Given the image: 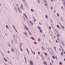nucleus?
I'll list each match as a JSON object with an SVG mask.
<instances>
[{
    "label": "nucleus",
    "instance_id": "obj_1",
    "mask_svg": "<svg viewBox=\"0 0 65 65\" xmlns=\"http://www.w3.org/2000/svg\"><path fill=\"white\" fill-rule=\"evenodd\" d=\"M13 37L14 39V40H15V41H14V43L15 44H17V43H18V42H17V38H16V37L14 35L13 36Z\"/></svg>",
    "mask_w": 65,
    "mask_h": 65
},
{
    "label": "nucleus",
    "instance_id": "obj_2",
    "mask_svg": "<svg viewBox=\"0 0 65 65\" xmlns=\"http://www.w3.org/2000/svg\"><path fill=\"white\" fill-rule=\"evenodd\" d=\"M48 50L50 53L52 55H53V51L50 48H48Z\"/></svg>",
    "mask_w": 65,
    "mask_h": 65
},
{
    "label": "nucleus",
    "instance_id": "obj_3",
    "mask_svg": "<svg viewBox=\"0 0 65 65\" xmlns=\"http://www.w3.org/2000/svg\"><path fill=\"white\" fill-rule=\"evenodd\" d=\"M61 45L62 46H64V42H63V41H61Z\"/></svg>",
    "mask_w": 65,
    "mask_h": 65
},
{
    "label": "nucleus",
    "instance_id": "obj_4",
    "mask_svg": "<svg viewBox=\"0 0 65 65\" xmlns=\"http://www.w3.org/2000/svg\"><path fill=\"white\" fill-rule=\"evenodd\" d=\"M26 17V18L28 20V18H27V15H26V14L25 13H24L23 14Z\"/></svg>",
    "mask_w": 65,
    "mask_h": 65
},
{
    "label": "nucleus",
    "instance_id": "obj_5",
    "mask_svg": "<svg viewBox=\"0 0 65 65\" xmlns=\"http://www.w3.org/2000/svg\"><path fill=\"white\" fill-rule=\"evenodd\" d=\"M29 22H30V24L31 25H32V26H33V22H32L31 21H28Z\"/></svg>",
    "mask_w": 65,
    "mask_h": 65
},
{
    "label": "nucleus",
    "instance_id": "obj_6",
    "mask_svg": "<svg viewBox=\"0 0 65 65\" xmlns=\"http://www.w3.org/2000/svg\"><path fill=\"white\" fill-rule=\"evenodd\" d=\"M16 52L18 55H19V52L18 51V50H16Z\"/></svg>",
    "mask_w": 65,
    "mask_h": 65
},
{
    "label": "nucleus",
    "instance_id": "obj_7",
    "mask_svg": "<svg viewBox=\"0 0 65 65\" xmlns=\"http://www.w3.org/2000/svg\"><path fill=\"white\" fill-rule=\"evenodd\" d=\"M23 6L22 4H21V6L20 7V8L23 10Z\"/></svg>",
    "mask_w": 65,
    "mask_h": 65
},
{
    "label": "nucleus",
    "instance_id": "obj_8",
    "mask_svg": "<svg viewBox=\"0 0 65 65\" xmlns=\"http://www.w3.org/2000/svg\"><path fill=\"white\" fill-rule=\"evenodd\" d=\"M30 64L31 65H33V62L32 61L30 62Z\"/></svg>",
    "mask_w": 65,
    "mask_h": 65
},
{
    "label": "nucleus",
    "instance_id": "obj_9",
    "mask_svg": "<svg viewBox=\"0 0 65 65\" xmlns=\"http://www.w3.org/2000/svg\"><path fill=\"white\" fill-rule=\"evenodd\" d=\"M61 27H62V29H64V26H63V25H61Z\"/></svg>",
    "mask_w": 65,
    "mask_h": 65
},
{
    "label": "nucleus",
    "instance_id": "obj_10",
    "mask_svg": "<svg viewBox=\"0 0 65 65\" xmlns=\"http://www.w3.org/2000/svg\"><path fill=\"white\" fill-rule=\"evenodd\" d=\"M9 61H8V63H10V64H11V61H10V60L9 59Z\"/></svg>",
    "mask_w": 65,
    "mask_h": 65
},
{
    "label": "nucleus",
    "instance_id": "obj_11",
    "mask_svg": "<svg viewBox=\"0 0 65 65\" xmlns=\"http://www.w3.org/2000/svg\"><path fill=\"white\" fill-rule=\"evenodd\" d=\"M43 64H44V65H47V64H46V62L45 61L43 62Z\"/></svg>",
    "mask_w": 65,
    "mask_h": 65
},
{
    "label": "nucleus",
    "instance_id": "obj_12",
    "mask_svg": "<svg viewBox=\"0 0 65 65\" xmlns=\"http://www.w3.org/2000/svg\"><path fill=\"white\" fill-rule=\"evenodd\" d=\"M63 4H64V5L65 4V0H63Z\"/></svg>",
    "mask_w": 65,
    "mask_h": 65
},
{
    "label": "nucleus",
    "instance_id": "obj_13",
    "mask_svg": "<svg viewBox=\"0 0 65 65\" xmlns=\"http://www.w3.org/2000/svg\"><path fill=\"white\" fill-rule=\"evenodd\" d=\"M31 11L33 12H34V10H33L32 9H31Z\"/></svg>",
    "mask_w": 65,
    "mask_h": 65
},
{
    "label": "nucleus",
    "instance_id": "obj_14",
    "mask_svg": "<svg viewBox=\"0 0 65 65\" xmlns=\"http://www.w3.org/2000/svg\"><path fill=\"white\" fill-rule=\"evenodd\" d=\"M24 34H25V36H26L27 35V33H26V32H24Z\"/></svg>",
    "mask_w": 65,
    "mask_h": 65
},
{
    "label": "nucleus",
    "instance_id": "obj_15",
    "mask_svg": "<svg viewBox=\"0 0 65 65\" xmlns=\"http://www.w3.org/2000/svg\"><path fill=\"white\" fill-rule=\"evenodd\" d=\"M51 61L52 63H54V61H53V60L51 59Z\"/></svg>",
    "mask_w": 65,
    "mask_h": 65
},
{
    "label": "nucleus",
    "instance_id": "obj_16",
    "mask_svg": "<svg viewBox=\"0 0 65 65\" xmlns=\"http://www.w3.org/2000/svg\"><path fill=\"white\" fill-rule=\"evenodd\" d=\"M28 31L29 32V34L30 35H31V32L30 31H29V30H28Z\"/></svg>",
    "mask_w": 65,
    "mask_h": 65
},
{
    "label": "nucleus",
    "instance_id": "obj_17",
    "mask_svg": "<svg viewBox=\"0 0 65 65\" xmlns=\"http://www.w3.org/2000/svg\"><path fill=\"white\" fill-rule=\"evenodd\" d=\"M12 52H14V50L12 48Z\"/></svg>",
    "mask_w": 65,
    "mask_h": 65
},
{
    "label": "nucleus",
    "instance_id": "obj_18",
    "mask_svg": "<svg viewBox=\"0 0 65 65\" xmlns=\"http://www.w3.org/2000/svg\"><path fill=\"white\" fill-rule=\"evenodd\" d=\"M44 1L45 3L46 4H47V2H46V0H44Z\"/></svg>",
    "mask_w": 65,
    "mask_h": 65
},
{
    "label": "nucleus",
    "instance_id": "obj_19",
    "mask_svg": "<svg viewBox=\"0 0 65 65\" xmlns=\"http://www.w3.org/2000/svg\"><path fill=\"white\" fill-rule=\"evenodd\" d=\"M25 5L26 6H28V5L27 4V3H25Z\"/></svg>",
    "mask_w": 65,
    "mask_h": 65
},
{
    "label": "nucleus",
    "instance_id": "obj_20",
    "mask_svg": "<svg viewBox=\"0 0 65 65\" xmlns=\"http://www.w3.org/2000/svg\"><path fill=\"white\" fill-rule=\"evenodd\" d=\"M38 29H39V30H40L41 29V28L39 26H38Z\"/></svg>",
    "mask_w": 65,
    "mask_h": 65
},
{
    "label": "nucleus",
    "instance_id": "obj_21",
    "mask_svg": "<svg viewBox=\"0 0 65 65\" xmlns=\"http://www.w3.org/2000/svg\"><path fill=\"white\" fill-rule=\"evenodd\" d=\"M57 27L58 28H60V27L58 25H57Z\"/></svg>",
    "mask_w": 65,
    "mask_h": 65
},
{
    "label": "nucleus",
    "instance_id": "obj_22",
    "mask_svg": "<svg viewBox=\"0 0 65 65\" xmlns=\"http://www.w3.org/2000/svg\"><path fill=\"white\" fill-rule=\"evenodd\" d=\"M42 60H44V57H43V56H42Z\"/></svg>",
    "mask_w": 65,
    "mask_h": 65
},
{
    "label": "nucleus",
    "instance_id": "obj_23",
    "mask_svg": "<svg viewBox=\"0 0 65 65\" xmlns=\"http://www.w3.org/2000/svg\"><path fill=\"white\" fill-rule=\"evenodd\" d=\"M4 59L5 61L6 62H7V60H6L5 58H4Z\"/></svg>",
    "mask_w": 65,
    "mask_h": 65
},
{
    "label": "nucleus",
    "instance_id": "obj_24",
    "mask_svg": "<svg viewBox=\"0 0 65 65\" xmlns=\"http://www.w3.org/2000/svg\"><path fill=\"white\" fill-rule=\"evenodd\" d=\"M45 17H46V19H48V16H47V15H46L45 16Z\"/></svg>",
    "mask_w": 65,
    "mask_h": 65
},
{
    "label": "nucleus",
    "instance_id": "obj_25",
    "mask_svg": "<svg viewBox=\"0 0 65 65\" xmlns=\"http://www.w3.org/2000/svg\"><path fill=\"white\" fill-rule=\"evenodd\" d=\"M25 28L27 30H28V28H27V27H26V26H25Z\"/></svg>",
    "mask_w": 65,
    "mask_h": 65
},
{
    "label": "nucleus",
    "instance_id": "obj_26",
    "mask_svg": "<svg viewBox=\"0 0 65 65\" xmlns=\"http://www.w3.org/2000/svg\"><path fill=\"white\" fill-rule=\"evenodd\" d=\"M49 33L50 34H52V31L51 32H49Z\"/></svg>",
    "mask_w": 65,
    "mask_h": 65
},
{
    "label": "nucleus",
    "instance_id": "obj_27",
    "mask_svg": "<svg viewBox=\"0 0 65 65\" xmlns=\"http://www.w3.org/2000/svg\"><path fill=\"white\" fill-rule=\"evenodd\" d=\"M6 27L7 28V29H8V26H7V25H6Z\"/></svg>",
    "mask_w": 65,
    "mask_h": 65
},
{
    "label": "nucleus",
    "instance_id": "obj_28",
    "mask_svg": "<svg viewBox=\"0 0 65 65\" xmlns=\"http://www.w3.org/2000/svg\"><path fill=\"white\" fill-rule=\"evenodd\" d=\"M60 36L59 35H57V37H60Z\"/></svg>",
    "mask_w": 65,
    "mask_h": 65
},
{
    "label": "nucleus",
    "instance_id": "obj_29",
    "mask_svg": "<svg viewBox=\"0 0 65 65\" xmlns=\"http://www.w3.org/2000/svg\"><path fill=\"white\" fill-rule=\"evenodd\" d=\"M11 42H12V44H13V40H11Z\"/></svg>",
    "mask_w": 65,
    "mask_h": 65
},
{
    "label": "nucleus",
    "instance_id": "obj_30",
    "mask_svg": "<svg viewBox=\"0 0 65 65\" xmlns=\"http://www.w3.org/2000/svg\"><path fill=\"white\" fill-rule=\"evenodd\" d=\"M52 57L53 58V59H55V57L54 56H53Z\"/></svg>",
    "mask_w": 65,
    "mask_h": 65
},
{
    "label": "nucleus",
    "instance_id": "obj_31",
    "mask_svg": "<svg viewBox=\"0 0 65 65\" xmlns=\"http://www.w3.org/2000/svg\"><path fill=\"white\" fill-rule=\"evenodd\" d=\"M18 9L19 11H20V8H19V7H18Z\"/></svg>",
    "mask_w": 65,
    "mask_h": 65
},
{
    "label": "nucleus",
    "instance_id": "obj_32",
    "mask_svg": "<svg viewBox=\"0 0 65 65\" xmlns=\"http://www.w3.org/2000/svg\"><path fill=\"white\" fill-rule=\"evenodd\" d=\"M38 1V3H40V1L39 0H37Z\"/></svg>",
    "mask_w": 65,
    "mask_h": 65
},
{
    "label": "nucleus",
    "instance_id": "obj_33",
    "mask_svg": "<svg viewBox=\"0 0 65 65\" xmlns=\"http://www.w3.org/2000/svg\"><path fill=\"white\" fill-rule=\"evenodd\" d=\"M57 15L59 17V14H58V13H57Z\"/></svg>",
    "mask_w": 65,
    "mask_h": 65
},
{
    "label": "nucleus",
    "instance_id": "obj_34",
    "mask_svg": "<svg viewBox=\"0 0 65 65\" xmlns=\"http://www.w3.org/2000/svg\"><path fill=\"white\" fill-rule=\"evenodd\" d=\"M32 53V54H34V55H35V53L34 52H33Z\"/></svg>",
    "mask_w": 65,
    "mask_h": 65
},
{
    "label": "nucleus",
    "instance_id": "obj_35",
    "mask_svg": "<svg viewBox=\"0 0 65 65\" xmlns=\"http://www.w3.org/2000/svg\"><path fill=\"white\" fill-rule=\"evenodd\" d=\"M34 22H35L36 21V19H34Z\"/></svg>",
    "mask_w": 65,
    "mask_h": 65
},
{
    "label": "nucleus",
    "instance_id": "obj_36",
    "mask_svg": "<svg viewBox=\"0 0 65 65\" xmlns=\"http://www.w3.org/2000/svg\"><path fill=\"white\" fill-rule=\"evenodd\" d=\"M13 28H14V29H15V28L14 27V26H13Z\"/></svg>",
    "mask_w": 65,
    "mask_h": 65
},
{
    "label": "nucleus",
    "instance_id": "obj_37",
    "mask_svg": "<svg viewBox=\"0 0 65 65\" xmlns=\"http://www.w3.org/2000/svg\"><path fill=\"white\" fill-rule=\"evenodd\" d=\"M15 9L16 11V12H17V9H15Z\"/></svg>",
    "mask_w": 65,
    "mask_h": 65
},
{
    "label": "nucleus",
    "instance_id": "obj_38",
    "mask_svg": "<svg viewBox=\"0 0 65 65\" xmlns=\"http://www.w3.org/2000/svg\"><path fill=\"white\" fill-rule=\"evenodd\" d=\"M40 33H41V32H42V30L40 29Z\"/></svg>",
    "mask_w": 65,
    "mask_h": 65
},
{
    "label": "nucleus",
    "instance_id": "obj_39",
    "mask_svg": "<svg viewBox=\"0 0 65 65\" xmlns=\"http://www.w3.org/2000/svg\"><path fill=\"white\" fill-rule=\"evenodd\" d=\"M59 64H60V65L62 64V63H61V62H59Z\"/></svg>",
    "mask_w": 65,
    "mask_h": 65
},
{
    "label": "nucleus",
    "instance_id": "obj_40",
    "mask_svg": "<svg viewBox=\"0 0 65 65\" xmlns=\"http://www.w3.org/2000/svg\"><path fill=\"white\" fill-rule=\"evenodd\" d=\"M38 55H40V52H38Z\"/></svg>",
    "mask_w": 65,
    "mask_h": 65
},
{
    "label": "nucleus",
    "instance_id": "obj_41",
    "mask_svg": "<svg viewBox=\"0 0 65 65\" xmlns=\"http://www.w3.org/2000/svg\"><path fill=\"white\" fill-rule=\"evenodd\" d=\"M38 40L39 41H40V39H38Z\"/></svg>",
    "mask_w": 65,
    "mask_h": 65
},
{
    "label": "nucleus",
    "instance_id": "obj_42",
    "mask_svg": "<svg viewBox=\"0 0 65 65\" xmlns=\"http://www.w3.org/2000/svg\"><path fill=\"white\" fill-rule=\"evenodd\" d=\"M45 55H46V56H47V53H45Z\"/></svg>",
    "mask_w": 65,
    "mask_h": 65
},
{
    "label": "nucleus",
    "instance_id": "obj_43",
    "mask_svg": "<svg viewBox=\"0 0 65 65\" xmlns=\"http://www.w3.org/2000/svg\"><path fill=\"white\" fill-rule=\"evenodd\" d=\"M20 50L21 51H22H22H23V50H22V48H20Z\"/></svg>",
    "mask_w": 65,
    "mask_h": 65
},
{
    "label": "nucleus",
    "instance_id": "obj_44",
    "mask_svg": "<svg viewBox=\"0 0 65 65\" xmlns=\"http://www.w3.org/2000/svg\"><path fill=\"white\" fill-rule=\"evenodd\" d=\"M61 55H62V56H63V53H61Z\"/></svg>",
    "mask_w": 65,
    "mask_h": 65
},
{
    "label": "nucleus",
    "instance_id": "obj_45",
    "mask_svg": "<svg viewBox=\"0 0 65 65\" xmlns=\"http://www.w3.org/2000/svg\"><path fill=\"white\" fill-rule=\"evenodd\" d=\"M15 29V31H16V32H18V31H17V30L16 29Z\"/></svg>",
    "mask_w": 65,
    "mask_h": 65
},
{
    "label": "nucleus",
    "instance_id": "obj_46",
    "mask_svg": "<svg viewBox=\"0 0 65 65\" xmlns=\"http://www.w3.org/2000/svg\"><path fill=\"white\" fill-rule=\"evenodd\" d=\"M48 60H50V58H48Z\"/></svg>",
    "mask_w": 65,
    "mask_h": 65
},
{
    "label": "nucleus",
    "instance_id": "obj_47",
    "mask_svg": "<svg viewBox=\"0 0 65 65\" xmlns=\"http://www.w3.org/2000/svg\"><path fill=\"white\" fill-rule=\"evenodd\" d=\"M24 58L25 60H26V57H24Z\"/></svg>",
    "mask_w": 65,
    "mask_h": 65
},
{
    "label": "nucleus",
    "instance_id": "obj_48",
    "mask_svg": "<svg viewBox=\"0 0 65 65\" xmlns=\"http://www.w3.org/2000/svg\"><path fill=\"white\" fill-rule=\"evenodd\" d=\"M49 28L50 29H51V27L50 26H49Z\"/></svg>",
    "mask_w": 65,
    "mask_h": 65
},
{
    "label": "nucleus",
    "instance_id": "obj_49",
    "mask_svg": "<svg viewBox=\"0 0 65 65\" xmlns=\"http://www.w3.org/2000/svg\"><path fill=\"white\" fill-rule=\"evenodd\" d=\"M23 17L24 18V20H25L26 19H25V17H24V16H23Z\"/></svg>",
    "mask_w": 65,
    "mask_h": 65
},
{
    "label": "nucleus",
    "instance_id": "obj_50",
    "mask_svg": "<svg viewBox=\"0 0 65 65\" xmlns=\"http://www.w3.org/2000/svg\"><path fill=\"white\" fill-rule=\"evenodd\" d=\"M51 9H53V7H51Z\"/></svg>",
    "mask_w": 65,
    "mask_h": 65
},
{
    "label": "nucleus",
    "instance_id": "obj_51",
    "mask_svg": "<svg viewBox=\"0 0 65 65\" xmlns=\"http://www.w3.org/2000/svg\"><path fill=\"white\" fill-rule=\"evenodd\" d=\"M25 60V62H26V63H27V60Z\"/></svg>",
    "mask_w": 65,
    "mask_h": 65
},
{
    "label": "nucleus",
    "instance_id": "obj_52",
    "mask_svg": "<svg viewBox=\"0 0 65 65\" xmlns=\"http://www.w3.org/2000/svg\"><path fill=\"white\" fill-rule=\"evenodd\" d=\"M20 12V13H22V11H19Z\"/></svg>",
    "mask_w": 65,
    "mask_h": 65
},
{
    "label": "nucleus",
    "instance_id": "obj_53",
    "mask_svg": "<svg viewBox=\"0 0 65 65\" xmlns=\"http://www.w3.org/2000/svg\"><path fill=\"white\" fill-rule=\"evenodd\" d=\"M39 23L40 24V25H41V23H40V22H39Z\"/></svg>",
    "mask_w": 65,
    "mask_h": 65
},
{
    "label": "nucleus",
    "instance_id": "obj_54",
    "mask_svg": "<svg viewBox=\"0 0 65 65\" xmlns=\"http://www.w3.org/2000/svg\"><path fill=\"white\" fill-rule=\"evenodd\" d=\"M50 21H51V23H52V19H50Z\"/></svg>",
    "mask_w": 65,
    "mask_h": 65
},
{
    "label": "nucleus",
    "instance_id": "obj_55",
    "mask_svg": "<svg viewBox=\"0 0 65 65\" xmlns=\"http://www.w3.org/2000/svg\"><path fill=\"white\" fill-rule=\"evenodd\" d=\"M49 42H50V43H52L51 42V41H50V40H49Z\"/></svg>",
    "mask_w": 65,
    "mask_h": 65
},
{
    "label": "nucleus",
    "instance_id": "obj_56",
    "mask_svg": "<svg viewBox=\"0 0 65 65\" xmlns=\"http://www.w3.org/2000/svg\"><path fill=\"white\" fill-rule=\"evenodd\" d=\"M27 52H28V54L29 55V51H27Z\"/></svg>",
    "mask_w": 65,
    "mask_h": 65
},
{
    "label": "nucleus",
    "instance_id": "obj_57",
    "mask_svg": "<svg viewBox=\"0 0 65 65\" xmlns=\"http://www.w3.org/2000/svg\"><path fill=\"white\" fill-rule=\"evenodd\" d=\"M56 42L57 43H58V41H57V40H56Z\"/></svg>",
    "mask_w": 65,
    "mask_h": 65
},
{
    "label": "nucleus",
    "instance_id": "obj_58",
    "mask_svg": "<svg viewBox=\"0 0 65 65\" xmlns=\"http://www.w3.org/2000/svg\"><path fill=\"white\" fill-rule=\"evenodd\" d=\"M54 48L55 49V50H56V47H54Z\"/></svg>",
    "mask_w": 65,
    "mask_h": 65
},
{
    "label": "nucleus",
    "instance_id": "obj_59",
    "mask_svg": "<svg viewBox=\"0 0 65 65\" xmlns=\"http://www.w3.org/2000/svg\"><path fill=\"white\" fill-rule=\"evenodd\" d=\"M8 46H9V47H10V45H9V44Z\"/></svg>",
    "mask_w": 65,
    "mask_h": 65
},
{
    "label": "nucleus",
    "instance_id": "obj_60",
    "mask_svg": "<svg viewBox=\"0 0 65 65\" xmlns=\"http://www.w3.org/2000/svg\"><path fill=\"white\" fill-rule=\"evenodd\" d=\"M10 53L9 51H8V53Z\"/></svg>",
    "mask_w": 65,
    "mask_h": 65
},
{
    "label": "nucleus",
    "instance_id": "obj_61",
    "mask_svg": "<svg viewBox=\"0 0 65 65\" xmlns=\"http://www.w3.org/2000/svg\"><path fill=\"white\" fill-rule=\"evenodd\" d=\"M61 8L62 9H63V7H61Z\"/></svg>",
    "mask_w": 65,
    "mask_h": 65
},
{
    "label": "nucleus",
    "instance_id": "obj_62",
    "mask_svg": "<svg viewBox=\"0 0 65 65\" xmlns=\"http://www.w3.org/2000/svg\"><path fill=\"white\" fill-rule=\"evenodd\" d=\"M20 44H21V45H22V43H20Z\"/></svg>",
    "mask_w": 65,
    "mask_h": 65
},
{
    "label": "nucleus",
    "instance_id": "obj_63",
    "mask_svg": "<svg viewBox=\"0 0 65 65\" xmlns=\"http://www.w3.org/2000/svg\"><path fill=\"white\" fill-rule=\"evenodd\" d=\"M54 12H56V10H54Z\"/></svg>",
    "mask_w": 65,
    "mask_h": 65
},
{
    "label": "nucleus",
    "instance_id": "obj_64",
    "mask_svg": "<svg viewBox=\"0 0 65 65\" xmlns=\"http://www.w3.org/2000/svg\"><path fill=\"white\" fill-rule=\"evenodd\" d=\"M27 51V52H28V49H26Z\"/></svg>",
    "mask_w": 65,
    "mask_h": 65
}]
</instances>
